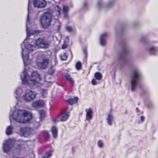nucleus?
<instances>
[{
	"label": "nucleus",
	"instance_id": "nucleus-8",
	"mask_svg": "<svg viewBox=\"0 0 158 158\" xmlns=\"http://www.w3.org/2000/svg\"><path fill=\"white\" fill-rule=\"evenodd\" d=\"M50 43V41L46 40L42 38H38L35 42V44L37 46L44 49L48 48Z\"/></svg>",
	"mask_w": 158,
	"mask_h": 158
},
{
	"label": "nucleus",
	"instance_id": "nucleus-32",
	"mask_svg": "<svg viewBox=\"0 0 158 158\" xmlns=\"http://www.w3.org/2000/svg\"><path fill=\"white\" fill-rule=\"evenodd\" d=\"M81 64L80 62H77L76 64V67L77 70H79L81 68Z\"/></svg>",
	"mask_w": 158,
	"mask_h": 158
},
{
	"label": "nucleus",
	"instance_id": "nucleus-38",
	"mask_svg": "<svg viewBox=\"0 0 158 158\" xmlns=\"http://www.w3.org/2000/svg\"><path fill=\"white\" fill-rule=\"evenodd\" d=\"M66 30L69 32H71L73 31V29L71 27L67 26L66 27Z\"/></svg>",
	"mask_w": 158,
	"mask_h": 158
},
{
	"label": "nucleus",
	"instance_id": "nucleus-30",
	"mask_svg": "<svg viewBox=\"0 0 158 158\" xmlns=\"http://www.w3.org/2000/svg\"><path fill=\"white\" fill-rule=\"evenodd\" d=\"M39 113L40 115V120H42L45 116V112L44 110H42L39 111Z\"/></svg>",
	"mask_w": 158,
	"mask_h": 158
},
{
	"label": "nucleus",
	"instance_id": "nucleus-11",
	"mask_svg": "<svg viewBox=\"0 0 158 158\" xmlns=\"http://www.w3.org/2000/svg\"><path fill=\"white\" fill-rule=\"evenodd\" d=\"M33 4L34 7L43 8L46 5V2L44 0H33Z\"/></svg>",
	"mask_w": 158,
	"mask_h": 158
},
{
	"label": "nucleus",
	"instance_id": "nucleus-9",
	"mask_svg": "<svg viewBox=\"0 0 158 158\" xmlns=\"http://www.w3.org/2000/svg\"><path fill=\"white\" fill-rule=\"evenodd\" d=\"M12 144L11 139H9L5 140L3 144L2 148L4 152L7 153L10 150Z\"/></svg>",
	"mask_w": 158,
	"mask_h": 158
},
{
	"label": "nucleus",
	"instance_id": "nucleus-13",
	"mask_svg": "<svg viewBox=\"0 0 158 158\" xmlns=\"http://www.w3.org/2000/svg\"><path fill=\"white\" fill-rule=\"evenodd\" d=\"M49 63V60L47 58H44L41 62H37V65L38 67L42 69H44L48 66Z\"/></svg>",
	"mask_w": 158,
	"mask_h": 158
},
{
	"label": "nucleus",
	"instance_id": "nucleus-5",
	"mask_svg": "<svg viewBox=\"0 0 158 158\" xmlns=\"http://www.w3.org/2000/svg\"><path fill=\"white\" fill-rule=\"evenodd\" d=\"M141 77V74L138 69H135L132 72L130 81L132 91L135 90L138 86Z\"/></svg>",
	"mask_w": 158,
	"mask_h": 158
},
{
	"label": "nucleus",
	"instance_id": "nucleus-19",
	"mask_svg": "<svg viewBox=\"0 0 158 158\" xmlns=\"http://www.w3.org/2000/svg\"><path fill=\"white\" fill-rule=\"evenodd\" d=\"M114 119V117L111 113H110L108 114L106 120L108 124L109 125H112Z\"/></svg>",
	"mask_w": 158,
	"mask_h": 158
},
{
	"label": "nucleus",
	"instance_id": "nucleus-20",
	"mask_svg": "<svg viewBox=\"0 0 158 158\" xmlns=\"http://www.w3.org/2000/svg\"><path fill=\"white\" fill-rule=\"evenodd\" d=\"M53 151L54 149H51L49 151L46 152L42 156V158H49L51 157Z\"/></svg>",
	"mask_w": 158,
	"mask_h": 158
},
{
	"label": "nucleus",
	"instance_id": "nucleus-44",
	"mask_svg": "<svg viewBox=\"0 0 158 158\" xmlns=\"http://www.w3.org/2000/svg\"><path fill=\"white\" fill-rule=\"evenodd\" d=\"M144 38V37L142 38L141 39V41L142 42H144V39H143Z\"/></svg>",
	"mask_w": 158,
	"mask_h": 158
},
{
	"label": "nucleus",
	"instance_id": "nucleus-41",
	"mask_svg": "<svg viewBox=\"0 0 158 158\" xmlns=\"http://www.w3.org/2000/svg\"><path fill=\"white\" fill-rule=\"evenodd\" d=\"M83 52L85 54V56H86L87 54V49L86 48H85L84 49H83Z\"/></svg>",
	"mask_w": 158,
	"mask_h": 158
},
{
	"label": "nucleus",
	"instance_id": "nucleus-18",
	"mask_svg": "<svg viewBox=\"0 0 158 158\" xmlns=\"http://www.w3.org/2000/svg\"><path fill=\"white\" fill-rule=\"evenodd\" d=\"M108 34L107 32L103 34L100 37V43L101 45L104 46L106 43V39L108 36Z\"/></svg>",
	"mask_w": 158,
	"mask_h": 158
},
{
	"label": "nucleus",
	"instance_id": "nucleus-17",
	"mask_svg": "<svg viewBox=\"0 0 158 158\" xmlns=\"http://www.w3.org/2000/svg\"><path fill=\"white\" fill-rule=\"evenodd\" d=\"M157 50V48L153 46H149L146 49L148 53L150 55L155 54Z\"/></svg>",
	"mask_w": 158,
	"mask_h": 158
},
{
	"label": "nucleus",
	"instance_id": "nucleus-28",
	"mask_svg": "<svg viewBox=\"0 0 158 158\" xmlns=\"http://www.w3.org/2000/svg\"><path fill=\"white\" fill-rule=\"evenodd\" d=\"M98 147L100 148H102L104 147V144L103 141L101 140H99L97 142Z\"/></svg>",
	"mask_w": 158,
	"mask_h": 158
},
{
	"label": "nucleus",
	"instance_id": "nucleus-46",
	"mask_svg": "<svg viewBox=\"0 0 158 158\" xmlns=\"http://www.w3.org/2000/svg\"><path fill=\"white\" fill-rule=\"evenodd\" d=\"M37 124H38L39 125V123H36Z\"/></svg>",
	"mask_w": 158,
	"mask_h": 158
},
{
	"label": "nucleus",
	"instance_id": "nucleus-36",
	"mask_svg": "<svg viewBox=\"0 0 158 158\" xmlns=\"http://www.w3.org/2000/svg\"><path fill=\"white\" fill-rule=\"evenodd\" d=\"M55 25L58 27L57 30H59V27L60 25V23L58 20H56V21L55 23Z\"/></svg>",
	"mask_w": 158,
	"mask_h": 158
},
{
	"label": "nucleus",
	"instance_id": "nucleus-26",
	"mask_svg": "<svg viewBox=\"0 0 158 158\" xmlns=\"http://www.w3.org/2000/svg\"><path fill=\"white\" fill-rule=\"evenodd\" d=\"M65 77L67 80L69 81L70 83L73 84V79L71 78L70 76L68 73H66L64 74Z\"/></svg>",
	"mask_w": 158,
	"mask_h": 158
},
{
	"label": "nucleus",
	"instance_id": "nucleus-45",
	"mask_svg": "<svg viewBox=\"0 0 158 158\" xmlns=\"http://www.w3.org/2000/svg\"><path fill=\"white\" fill-rule=\"evenodd\" d=\"M136 110L138 112V108H137L136 109Z\"/></svg>",
	"mask_w": 158,
	"mask_h": 158
},
{
	"label": "nucleus",
	"instance_id": "nucleus-34",
	"mask_svg": "<svg viewBox=\"0 0 158 158\" xmlns=\"http://www.w3.org/2000/svg\"><path fill=\"white\" fill-rule=\"evenodd\" d=\"M55 70L52 67L50 68L48 71V73L50 75L53 74Z\"/></svg>",
	"mask_w": 158,
	"mask_h": 158
},
{
	"label": "nucleus",
	"instance_id": "nucleus-24",
	"mask_svg": "<svg viewBox=\"0 0 158 158\" xmlns=\"http://www.w3.org/2000/svg\"><path fill=\"white\" fill-rule=\"evenodd\" d=\"M13 127L9 126H8L6 130V133L7 135H11L13 132Z\"/></svg>",
	"mask_w": 158,
	"mask_h": 158
},
{
	"label": "nucleus",
	"instance_id": "nucleus-47",
	"mask_svg": "<svg viewBox=\"0 0 158 158\" xmlns=\"http://www.w3.org/2000/svg\"><path fill=\"white\" fill-rule=\"evenodd\" d=\"M51 37L53 38V36H52Z\"/></svg>",
	"mask_w": 158,
	"mask_h": 158
},
{
	"label": "nucleus",
	"instance_id": "nucleus-2",
	"mask_svg": "<svg viewBox=\"0 0 158 158\" xmlns=\"http://www.w3.org/2000/svg\"><path fill=\"white\" fill-rule=\"evenodd\" d=\"M20 76L22 83L28 85L30 87H38L41 84L40 82L41 81L40 77L39 74L35 71L33 72L31 76H29L24 68Z\"/></svg>",
	"mask_w": 158,
	"mask_h": 158
},
{
	"label": "nucleus",
	"instance_id": "nucleus-37",
	"mask_svg": "<svg viewBox=\"0 0 158 158\" xmlns=\"http://www.w3.org/2000/svg\"><path fill=\"white\" fill-rule=\"evenodd\" d=\"M88 7V5L87 3L86 2H85L83 4L82 6L83 9H84V10H85Z\"/></svg>",
	"mask_w": 158,
	"mask_h": 158
},
{
	"label": "nucleus",
	"instance_id": "nucleus-35",
	"mask_svg": "<svg viewBox=\"0 0 158 158\" xmlns=\"http://www.w3.org/2000/svg\"><path fill=\"white\" fill-rule=\"evenodd\" d=\"M47 92L46 90L43 89L42 90L41 94L43 97H45V95L47 94Z\"/></svg>",
	"mask_w": 158,
	"mask_h": 158
},
{
	"label": "nucleus",
	"instance_id": "nucleus-27",
	"mask_svg": "<svg viewBox=\"0 0 158 158\" xmlns=\"http://www.w3.org/2000/svg\"><path fill=\"white\" fill-rule=\"evenodd\" d=\"M94 77L96 80L100 81L102 78V75L100 73L96 72L94 74Z\"/></svg>",
	"mask_w": 158,
	"mask_h": 158
},
{
	"label": "nucleus",
	"instance_id": "nucleus-21",
	"mask_svg": "<svg viewBox=\"0 0 158 158\" xmlns=\"http://www.w3.org/2000/svg\"><path fill=\"white\" fill-rule=\"evenodd\" d=\"M51 131L52 133L53 137L55 139L57 137V129L56 127L55 126L52 127Z\"/></svg>",
	"mask_w": 158,
	"mask_h": 158
},
{
	"label": "nucleus",
	"instance_id": "nucleus-14",
	"mask_svg": "<svg viewBox=\"0 0 158 158\" xmlns=\"http://www.w3.org/2000/svg\"><path fill=\"white\" fill-rule=\"evenodd\" d=\"M44 102L43 100H40L33 102L32 103V106L35 108L43 107L44 106Z\"/></svg>",
	"mask_w": 158,
	"mask_h": 158
},
{
	"label": "nucleus",
	"instance_id": "nucleus-15",
	"mask_svg": "<svg viewBox=\"0 0 158 158\" xmlns=\"http://www.w3.org/2000/svg\"><path fill=\"white\" fill-rule=\"evenodd\" d=\"M23 92V89L21 88H18L15 91L14 96L17 101L20 100L21 96Z\"/></svg>",
	"mask_w": 158,
	"mask_h": 158
},
{
	"label": "nucleus",
	"instance_id": "nucleus-16",
	"mask_svg": "<svg viewBox=\"0 0 158 158\" xmlns=\"http://www.w3.org/2000/svg\"><path fill=\"white\" fill-rule=\"evenodd\" d=\"M69 113L67 110H64L61 113L60 120L61 121H65L67 120L69 116Z\"/></svg>",
	"mask_w": 158,
	"mask_h": 158
},
{
	"label": "nucleus",
	"instance_id": "nucleus-42",
	"mask_svg": "<svg viewBox=\"0 0 158 158\" xmlns=\"http://www.w3.org/2000/svg\"><path fill=\"white\" fill-rule=\"evenodd\" d=\"M69 41V39L68 36H67L66 38V40L64 41V42H65V43H67Z\"/></svg>",
	"mask_w": 158,
	"mask_h": 158
},
{
	"label": "nucleus",
	"instance_id": "nucleus-25",
	"mask_svg": "<svg viewBox=\"0 0 158 158\" xmlns=\"http://www.w3.org/2000/svg\"><path fill=\"white\" fill-rule=\"evenodd\" d=\"M78 100V98L77 97H75L73 98H70L67 100L66 102L70 105H73L74 103H77Z\"/></svg>",
	"mask_w": 158,
	"mask_h": 158
},
{
	"label": "nucleus",
	"instance_id": "nucleus-3",
	"mask_svg": "<svg viewBox=\"0 0 158 158\" xmlns=\"http://www.w3.org/2000/svg\"><path fill=\"white\" fill-rule=\"evenodd\" d=\"M31 113L23 110H10L9 114V119L11 122L12 120L20 123H27L31 118Z\"/></svg>",
	"mask_w": 158,
	"mask_h": 158
},
{
	"label": "nucleus",
	"instance_id": "nucleus-29",
	"mask_svg": "<svg viewBox=\"0 0 158 158\" xmlns=\"http://www.w3.org/2000/svg\"><path fill=\"white\" fill-rule=\"evenodd\" d=\"M21 142L20 144H18L16 148V149L19 150H20L22 149V148L23 146L25 144V142L21 140H19Z\"/></svg>",
	"mask_w": 158,
	"mask_h": 158
},
{
	"label": "nucleus",
	"instance_id": "nucleus-10",
	"mask_svg": "<svg viewBox=\"0 0 158 158\" xmlns=\"http://www.w3.org/2000/svg\"><path fill=\"white\" fill-rule=\"evenodd\" d=\"M33 130L30 127H22L20 129V133L24 137L28 136L32 134Z\"/></svg>",
	"mask_w": 158,
	"mask_h": 158
},
{
	"label": "nucleus",
	"instance_id": "nucleus-4",
	"mask_svg": "<svg viewBox=\"0 0 158 158\" xmlns=\"http://www.w3.org/2000/svg\"><path fill=\"white\" fill-rule=\"evenodd\" d=\"M61 11V8L58 5L55 7L53 11H51L50 9H48V11L45 12L41 17L40 22L42 27L46 28L50 25L52 19L51 13H53L58 16L60 15Z\"/></svg>",
	"mask_w": 158,
	"mask_h": 158
},
{
	"label": "nucleus",
	"instance_id": "nucleus-23",
	"mask_svg": "<svg viewBox=\"0 0 158 158\" xmlns=\"http://www.w3.org/2000/svg\"><path fill=\"white\" fill-rule=\"evenodd\" d=\"M69 10V8L68 6L66 5H64L63 6V11L64 14V17L65 18H67L68 17L67 13Z\"/></svg>",
	"mask_w": 158,
	"mask_h": 158
},
{
	"label": "nucleus",
	"instance_id": "nucleus-43",
	"mask_svg": "<svg viewBox=\"0 0 158 158\" xmlns=\"http://www.w3.org/2000/svg\"><path fill=\"white\" fill-rule=\"evenodd\" d=\"M144 117L143 116H141L140 117V120L141 122H143L144 121Z\"/></svg>",
	"mask_w": 158,
	"mask_h": 158
},
{
	"label": "nucleus",
	"instance_id": "nucleus-40",
	"mask_svg": "<svg viewBox=\"0 0 158 158\" xmlns=\"http://www.w3.org/2000/svg\"><path fill=\"white\" fill-rule=\"evenodd\" d=\"M68 46L67 43H65V42H64V43L62 46V48L63 49H65L67 48Z\"/></svg>",
	"mask_w": 158,
	"mask_h": 158
},
{
	"label": "nucleus",
	"instance_id": "nucleus-33",
	"mask_svg": "<svg viewBox=\"0 0 158 158\" xmlns=\"http://www.w3.org/2000/svg\"><path fill=\"white\" fill-rule=\"evenodd\" d=\"M43 133L45 138L46 139H47L49 137L48 132L46 131H44L43 132Z\"/></svg>",
	"mask_w": 158,
	"mask_h": 158
},
{
	"label": "nucleus",
	"instance_id": "nucleus-6",
	"mask_svg": "<svg viewBox=\"0 0 158 158\" xmlns=\"http://www.w3.org/2000/svg\"><path fill=\"white\" fill-rule=\"evenodd\" d=\"M36 93L32 90H30L26 92L22 97V99L26 102H29L33 101L35 98Z\"/></svg>",
	"mask_w": 158,
	"mask_h": 158
},
{
	"label": "nucleus",
	"instance_id": "nucleus-12",
	"mask_svg": "<svg viewBox=\"0 0 158 158\" xmlns=\"http://www.w3.org/2000/svg\"><path fill=\"white\" fill-rule=\"evenodd\" d=\"M85 121L90 122L92 119L93 114V111L91 108L86 109L85 110Z\"/></svg>",
	"mask_w": 158,
	"mask_h": 158
},
{
	"label": "nucleus",
	"instance_id": "nucleus-7",
	"mask_svg": "<svg viewBox=\"0 0 158 158\" xmlns=\"http://www.w3.org/2000/svg\"><path fill=\"white\" fill-rule=\"evenodd\" d=\"M115 0H110L107 3L105 4L103 1L100 0L98 1L96 5V7L98 9L104 7L109 9L113 6L115 2Z\"/></svg>",
	"mask_w": 158,
	"mask_h": 158
},
{
	"label": "nucleus",
	"instance_id": "nucleus-31",
	"mask_svg": "<svg viewBox=\"0 0 158 158\" xmlns=\"http://www.w3.org/2000/svg\"><path fill=\"white\" fill-rule=\"evenodd\" d=\"M60 58L62 60H66L68 57V55L65 53H64L60 55Z\"/></svg>",
	"mask_w": 158,
	"mask_h": 158
},
{
	"label": "nucleus",
	"instance_id": "nucleus-39",
	"mask_svg": "<svg viewBox=\"0 0 158 158\" xmlns=\"http://www.w3.org/2000/svg\"><path fill=\"white\" fill-rule=\"evenodd\" d=\"M91 83L92 84L94 85H96L98 83L96 79H93Z\"/></svg>",
	"mask_w": 158,
	"mask_h": 158
},
{
	"label": "nucleus",
	"instance_id": "nucleus-1",
	"mask_svg": "<svg viewBox=\"0 0 158 158\" xmlns=\"http://www.w3.org/2000/svg\"><path fill=\"white\" fill-rule=\"evenodd\" d=\"M31 3L30 0H28V15L26 23V31L27 36L25 40L21 44L22 49L21 54L23 59L24 67L31 63V59L29 58V54L30 52H32L35 49V45L30 44L28 40L29 37L31 35H35L37 34L38 31H36L30 30L28 27V25L30 24V19L29 16L31 13L30 5Z\"/></svg>",
	"mask_w": 158,
	"mask_h": 158
},
{
	"label": "nucleus",
	"instance_id": "nucleus-22",
	"mask_svg": "<svg viewBox=\"0 0 158 158\" xmlns=\"http://www.w3.org/2000/svg\"><path fill=\"white\" fill-rule=\"evenodd\" d=\"M127 50L126 48H124L123 49V53L120 55V59L123 61H125V60L126 54L127 52Z\"/></svg>",
	"mask_w": 158,
	"mask_h": 158
}]
</instances>
